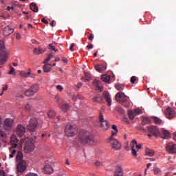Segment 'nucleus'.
<instances>
[{
    "instance_id": "obj_23",
    "label": "nucleus",
    "mask_w": 176,
    "mask_h": 176,
    "mask_svg": "<svg viewBox=\"0 0 176 176\" xmlns=\"http://www.w3.org/2000/svg\"><path fill=\"white\" fill-rule=\"evenodd\" d=\"M95 69H96L98 72H104V71L107 69V67L104 65H95Z\"/></svg>"
},
{
    "instance_id": "obj_13",
    "label": "nucleus",
    "mask_w": 176,
    "mask_h": 176,
    "mask_svg": "<svg viewBox=\"0 0 176 176\" xmlns=\"http://www.w3.org/2000/svg\"><path fill=\"white\" fill-rule=\"evenodd\" d=\"M27 169V164L25 163V161H21L18 162L16 166V170L18 173H24L25 170Z\"/></svg>"
},
{
    "instance_id": "obj_38",
    "label": "nucleus",
    "mask_w": 176,
    "mask_h": 176,
    "mask_svg": "<svg viewBox=\"0 0 176 176\" xmlns=\"http://www.w3.org/2000/svg\"><path fill=\"white\" fill-rule=\"evenodd\" d=\"M153 119L154 123H155V124H162V120H160V118H159L157 117H153Z\"/></svg>"
},
{
    "instance_id": "obj_62",
    "label": "nucleus",
    "mask_w": 176,
    "mask_h": 176,
    "mask_svg": "<svg viewBox=\"0 0 176 176\" xmlns=\"http://www.w3.org/2000/svg\"><path fill=\"white\" fill-rule=\"evenodd\" d=\"M0 176H5V170H0Z\"/></svg>"
},
{
    "instance_id": "obj_32",
    "label": "nucleus",
    "mask_w": 176,
    "mask_h": 176,
    "mask_svg": "<svg viewBox=\"0 0 176 176\" xmlns=\"http://www.w3.org/2000/svg\"><path fill=\"white\" fill-rule=\"evenodd\" d=\"M60 107L63 111H68L69 109V104L67 103H62L60 104Z\"/></svg>"
},
{
    "instance_id": "obj_22",
    "label": "nucleus",
    "mask_w": 176,
    "mask_h": 176,
    "mask_svg": "<svg viewBox=\"0 0 176 176\" xmlns=\"http://www.w3.org/2000/svg\"><path fill=\"white\" fill-rule=\"evenodd\" d=\"M44 173L45 174H52V173H53V167L49 164H45L44 166Z\"/></svg>"
},
{
    "instance_id": "obj_31",
    "label": "nucleus",
    "mask_w": 176,
    "mask_h": 176,
    "mask_svg": "<svg viewBox=\"0 0 176 176\" xmlns=\"http://www.w3.org/2000/svg\"><path fill=\"white\" fill-rule=\"evenodd\" d=\"M151 123V120L148 117H142V124L145 125V124H149Z\"/></svg>"
},
{
    "instance_id": "obj_1",
    "label": "nucleus",
    "mask_w": 176,
    "mask_h": 176,
    "mask_svg": "<svg viewBox=\"0 0 176 176\" xmlns=\"http://www.w3.org/2000/svg\"><path fill=\"white\" fill-rule=\"evenodd\" d=\"M78 141L82 145L91 144V142H94V136L86 130H81L78 134Z\"/></svg>"
},
{
    "instance_id": "obj_4",
    "label": "nucleus",
    "mask_w": 176,
    "mask_h": 176,
    "mask_svg": "<svg viewBox=\"0 0 176 176\" xmlns=\"http://www.w3.org/2000/svg\"><path fill=\"white\" fill-rule=\"evenodd\" d=\"M38 126H39L38 120L35 118H32L30 120L29 124L27 125V130L31 133H34V131H36Z\"/></svg>"
},
{
    "instance_id": "obj_7",
    "label": "nucleus",
    "mask_w": 176,
    "mask_h": 176,
    "mask_svg": "<svg viewBox=\"0 0 176 176\" xmlns=\"http://www.w3.org/2000/svg\"><path fill=\"white\" fill-rule=\"evenodd\" d=\"M98 119L102 130L103 131H107V130L109 129V124H108V121L104 120V115H102V113H99Z\"/></svg>"
},
{
    "instance_id": "obj_41",
    "label": "nucleus",
    "mask_w": 176,
    "mask_h": 176,
    "mask_svg": "<svg viewBox=\"0 0 176 176\" xmlns=\"http://www.w3.org/2000/svg\"><path fill=\"white\" fill-rule=\"evenodd\" d=\"M52 57H53V54H50L47 58L44 60V64H47L50 60H52Z\"/></svg>"
},
{
    "instance_id": "obj_64",
    "label": "nucleus",
    "mask_w": 176,
    "mask_h": 176,
    "mask_svg": "<svg viewBox=\"0 0 176 176\" xmlns=\"http://www.w3.org/2000/svg\"><path fill=\"white\" fill-rule=\"evenodd\" d=\"M77 98L80 99V96L79 95L73 96V100H77Z\"/></svg>"
},
{
    "instance_id": "obj_25",
    "label": "nucleus",
    "mask_w": 176,
    "mask_h": 176,
    "mask_svg": "<svg viewBox=\"0 0 176 176\" xmlns=\"http://www.w3.org/2000/svg\"><path fill=\"white\" fill-rule=\"evenodd\" d=\"M30 9L31 10L34 12V13H37V12H38L39 10V9L38 8V6H36V3H32L30 4Z\"/></svg>"
},
{
    "instance_id": "obj_27",
    "label": "nucleus",
    "mask_w": 176,
    "mask_h": 176,
    "mask_svg": "<svg viewBox=\"0 0 176 176\" xmlns=\"http://www.w3.org/2000/svg\"><path fill=\"white\" fill-rule=\"evenodd\" d=\"M111 129H113V131H111V135L110 137H115V135H118V126L113 124L112 125Z\"/></svg>"
},
{
    "instance_id": "obj_58",
    "label": "nucleus",
    "mask_w": 176,
    "mask_h": 176,
    "mask_svg": "<svg viewBox=\"0 0 176 176\" xmlns=\"http://www.w3.org/2000/svg\"><path fill=\"white\" fill-rule=\"evenodd\" d=\"M62 60L63 61V63H65V64H67V63H68V60L64 57V56H62Z\"/></svg>"
},
{
    "instance_id": "obj_17",
    "label": "nucleus",
    "mask_w": 176,
    "mask_h": 176,
    "mask_svg": "<svg viewBox=\"0 0 176 176\" xmlns=\"http://www.w3.org/2000/svg\"><path fill=\"white\" fill-rule=\"evenodd\" d=\"M165 116L167 119H174L176 116V112L175 111H165Z\"/></svg>"
},
{
    "instance_id": "obj_14",
    "label": "nucleus",
    "mask_w": 176,
    "mask_h": 176,
    "mask_svg": "<svg viewBox=\"0 0 176 176\" xmlns=\"http://www.w3.org/2000/svg\"><path fill=\"white\" fill-rule=\"evenodd\" d=\"M166 151L169 153H176V144L173 143H168L166 144Z\"/></svg>"
},
{
    "instance_id": "obj_47",
    "label": "nucleus",
    "mask_w": 176,
    "mask_h": 176,
    "mask_svg": "<svg viewBox=\"0 0 176 176\" xmlns=\"http://www.w3.org/2000/svg\"><path fill=\"white\" fill-rule=\"evenodd\" d=\"M16 152L17 151L13 150L11 154L10 155V159H12V157H14V155H16Z\"/></svg>"
},
{
    "instance_id": "obj_28",
    "label": "nucleus",
    "mask_w": 176,
    "mask_h": 176,
    "mask_svg": "<svg viewBox=\"0 0 176 176\" xmlns=\"http://www.w3.org/2000/svg\"><path fill=\"white\" fill-rule=\"evenodd\" d=\"M16 159V161L19 162H24V160H23V153H21V151H19L17 153Z\"/></svg>"
},
{
    "instance_id": "obj_53",
    "label": "nucleus",
    "mask_w": 176,
    "mask_h": 176,
    "mask_svg": "<svg viewBox=\"0 0 176 176\" xmlns=\"http://www.w3.org/2000/svg\"><path fill=\"white\" fill-rule=\"evenodd\" d=\"M74 47H75V43H72L71 45H70V47H69V50L71 52H74Z\"/></svg>"
},
{
    "instance_id": "obj_30",
    "label": "nucleus",
    "mask_w": 176,
    "mask_h": 176,
    "mask_svg": "<svg viewBox=\"0 0 176 176\" xmlns=\"http://www.w3.org/2000/svg\"><path fill=\"white\" fill-rule=\"evenodd\" d=\"M146 155L150 157L155 156V151L146 148Z\"/></svg>"
},
{
    "instance_id": "obj_15",
    "label": "nucleus",
    "mask_w": 176,
    "mask_h": 176,
    "mask_svg": "<svg viewBox=\"0 0 176 176\" xmlns=\"http://www.w3.org/2000/svg\"><path fill=\"white\" fill-rule=\"evenodd\" d=\"M140 113H142V111H129L127 113L128 117L131 120H133L134 118H135L137 115H140Z\"/></svg>"
},
{
    "instance_id": "obj_61",
    "label": "nucleus",
    "mask_w": 176,
    "mask_h": 176,
    "mask_svg": "<svg viewBox=\"0 0 176 176\" xmlns=\"http://www.w3.org/2000/svg\"><path fill=\"white\" fill-rule=\"evenodd\" d=\"M42 23H44V24H49V22L47 21V20L45 19V18H43L41 19Z\"/></svg>"
},
{
    "instance_id": "obj_33",
    "label": "nucleus",
    "mask_w": 176,
    "mask_h": 176,
    "mask_svg": "<svg viewBox=\"0 0 176 176\" xmlns=\"http://www.w3.org/2000/svg\"><path fill=\"white\" fill-rule=\"evenodd\" d=\"M51 69H52V65H50V64L45 65L43 66L44 72H50Z\"/></svg>"
},
{
    "instance_id": "obj_52",
    "label": "nucleus",
    "mask_w": 176,
    "mask_h": 176,
    "mask_svg": "<svg viewBox=\"0 0 176 176\" xmlns=\"http://www.w3.org/2000/svg\"><path fill=\"white\" fill-rule=\"evenodd\" d=\"M94 164H95V166H97L98 167H99V166H101V162H98V161H94Z\"/></svg>"
},
{
    "instance_id": "obj_26",
    "label": "nucleus",
    "mask_w": 176,
    "mask_h": 176,
    "mask_svg": "<svg viewBox=\"0 0 176 176\" xmlns=\"http://www.w3.org/2000/svg\"><path fill=\"white\" fill-rule=\"evenodd\" d=\"M33 53L34 54H42V53H45V50L41 47H38V48H34Z\"/></svg>"
},
{
    "instance_id": "obj_51",
    "label": "nucleus",
    "mask_w": 176,
    "mask_h": 176,
    "mask_svg": "<svg viewBox=\"0 0 176 176\" xmlns=\"http://www.w3.org/2000/svg\"><path fill=\"white\" fill-rule=\"evenodd\" d=\"M56 89L57 90H59V91H63V90H64V88L61 85H57Z\"/></svg>"
},
{
    "instance_id": "obj_37",
    "label": "nucleus",
    "mask_w": 176,
    "mask_h": 176,
    "mask_svg": "<svg viewBox=\"0 0 176 176\" xmlns=\"http://www.w3.org/2000/svg\"><path fill=\"white\" fill-rule=\"evenodd\" d=\"M94 102H100V101H102V97L101 96H98L93 98Z\"/></svg>"
},
{
    "instance_id": "obj_56",
    "label": "nucleus",
    "mask_w": 176,
    "mask_h": 176,
    "mask_svg": "<svg viewBox=\"0 0 176 176\" xmlns=\"http://www.w3.org/2000/svg\"><path fill=\"white\" fill-rule=\"evenodd\" d=\"M176 175V173H173V174H171V173L170 172H168L165 174V176H173V175Z\"/></svg>"
},
{
    "instance_id": "obj_54",
    "label": "nucleus",
    "mask_w": 176,
    "mask_h": 176,
    "mask_svg": "<svg viewBox=\"0 0 176 176\" xmlns=\"http://www.w3.org/2000/svg\"><path fill=\"white\" fill-rule=\"evenodd\" d=\"M88 39L89 41H93L94 39V34H90L89 36H88Z\"/></svg>"
},
{
    "instance_id": "obj_10",
    "label": "nucleus",
    "mask_w": 176,
    "mask_h": 176,
    "mask_svg": "<svg viewBox=\"0 0 176 176\" xmlns=\"http://www.w3.org/2000/svg\"><path fill=\"white\" fill-rule=\"evenodd\" d=\"M34 149H35V144H34V142L30 141L25 143L24 147L25 153H30V152H34Z\"/></svg>"
},
{
    "instance_id": "obj_39",
    "label": "nucleus",
    "mask_w": 176,
    "mask_h": 176,
    "mask_svg": "<svg viewBox=\"0 0 176 176\" xmlns=\"http://www.w3.org/2000/svg\"><path fill=\"white\" fill-rule=\"evenodd\" d=\"M47 116L53 119L56 116V112L54 111H50L47 112Z\"/></svg>"
},
{
    "instance_id": "obj_36",
    "label": "nucleus",
    "mask_w": 176,
    "mask_h": 176,
    "mask_svg": "<svg viewBox=\"0 0 176 176\" xmlns=\"http://www.w3.org/2000/svg\"><path fill=\"white\" fill-rule=\"evenodd\" d=\"M83 79H85V80H87V82H89V80H91V77L90 76V74L85 73V78H82V80H83Z\"/></svg>"
},
{
    "instance_id": "obj_50",
    "label": "nucleus",
    "mask_w": 176,
    "mask_h": 176,
    "mask_svg": "<svg viewBox=\"0 0 176 176\" xmlns=\"http://www.w3.org/2000/svg\"><path fill=\"white\" fill-rule=\"evenodd\" d=\"M25 109L26 111H31V104H27L25 106Z\"/></svg>"
},
{
    "instance_id": "obj_59",
    "label": "nucleus",
    "mask_w": 176,
    "mask_h": 176,
    "mask_svg": "<svg viewBox=\"0 0 176 176\" xmlns=\"http://www.w3.org/2000/svg\"><path fill=\"white\" fill-rule=\"evenodd\" d=\"M123 122H124V123H127V124H129V123H130V122H129V119H127V118L124 117L123 118Z\"/></svg>"
},
{
    "instance_id": "obj_24",
    "label": "nucleus",
    "mask_w": 176,
    "mask_h": 176,
    "mask_svg": "<svg viewBox=\"0 0 176 176\" xmlns=\"http://www.w3.org/2000/svg\"><path fill=\"white\" fill-rule=\"evenodd\" d=\"M10 142L12 145H13L14 148H16V146H17L16 142H19V140H17V137H16V135H12L10 138Z\"/></svg>"
},
{
    "instance_id": "obj_40",
    "label": "nucleus",
    "mask_w": 176,
    "mask_h": 176,
    "mask_svg": "<svg viewBox=\"0 0 176 176\" xmlns=\"http://www.w3.org/2000/svg\"><path fill=\"white\" fill-rule=\"evenodd\" d=\"M116 89H117V90H119L120 91L124 89V85L122 84H118L116 85Z\"/></svg>"
},
{
    "instance_id": "obj_35",
    "label": "nucleus",
    "mask_w": 176,
    "mask_h": 176,
    "mask_svg": "<svg viewBox=\"0 0 176 176\" xmlns=\"http://www.w3.org/2000/svg\"><path fill=\"white\" fill-rule=\"evenodd\" d=\"M94 86H96V87L98 89V90L102 91V87L100 86V81H94Z\"/></svg>"
},
{
    "instance_id": "obj_19",
    "label": "nucleus",
    "mask_w": 176,
    "mask_h": 176,
    "mask_svg": "<svg viewBox=\"0 0 176 176\" xmlns=\"http://www.w3.org/2000/svg\"><path fill=\"white\" fill-rule=\"evenodd\" d=\"M160 138H163L164 140H167L168 138H171V135L168 131L162 130L160 134Z\"/></svg>"
},
{
    "instance_id": "obj_16",
    "label": "nucleus",
    "mask_w": 176,
    "mask_h": 176,
    "mask_svg": "<svg viewBox=\"0 0 176 176\" xmlns=\"http://www.w3.org/2000/svg\"><path fill=\"white\" fill-rule=\"evenodd\" d=\"M103 97L109 107H111V104H112V99L111 98V95H109V93L107 91H104L103 92Z\"/></svg>"
},
{
    "instance_id": "obj_55",
    "label": "nucleus",
    "mask_w": 176,
    "mask_h": 176,
    "mask_svg": "<svg viewBox=\"0 0 176 176\" xmlns=\"http://www.w3.org/2000/svg\"><path fill=\"white\" fill-rule=\"evenodd\" d=\"M82 86H83V84L81 82H79L77 84L76 87L79 90V89H80V87H82Z\"/></svg>"
},
{
    "instance_id": "obj_5",
    "label": "nucleus",
    "mask_w": 176,
    "mask_h": 176,
    "mask_svg": "<svg viewBox=\"0 0 176 176\" xmlns=\"http://www.w3.org/2000/svg\"><path fill=\"white\" fill-rule=\"evenodd\" d=\"M39 91V85L34 84L32 85L30 89H26L24 92L25 96L26 97H32L36 93H38Z\"/></svg>"
},
{
    "instance_id": "obj_63",
    "label": "nucleus",
    "mask_w": 176,
    "mask_h": 176,
    "mask_svg": "<svg viewBox=\"0 0 176 176\" xmlns=\"http://www.w3.org/2000/svg\"><path fill=\"white\" fill-rule=\"evenodd\" d=\"M26 176H38V175L32 173H30L29 174L26 175Z\"/></svg>"
},
{
    "instance_id": "obj_44",
    "label": "nucleus",
    "mask_w": 176,
    "mask_h": 176,
    "mask_svg": "<svg viewBox=\"0 0 176 176\" xmlns=\"http://www.w3.org/2000/svg\"><path fill=\"white\" fill-rule=\"evenodd\" d=\"M28 76H29V78H32L33 79L35 78V74H31V69H28Z\"/></svg>"
},
{
    "instance_id": "obj_2",
    "label": "nucleus",
    "mask_w": 176,
    "mask_h": 176,
    "mask_svg": "<svg viewBox=\"0 0 176 176\" xmlns=\"http://www.w3.org/2000/svg\"><path fill=\"white\" fill-rule=\"evenodd\" d=\"M0 65H2L8 60V54L5 51V44L3 41H0Z\"/></svg>"
},
{
    "instance_id": "obj_6",
    "label": "nucleus",
    "mask_w": 176,
    "mask_h": 176,
    "mask_svg": "<svg viewBox=\"0 0 176 176\" xmlns=\"http://www.w3.org/2000/svg\"><path fill=\"white\" fill-rule=\"evenodd\" d=\"M108 141L111 144V148L113 151H119V149H120V148H122V144H120V143L119 142V141H118V140H116L114 136H110L108 138Z\"/></svg>"
},
{
    "instance_id": "obj_43",
    "label": "nucleus",
    "mask_w": 176,
    "mask_h": 176,
    "mask_svg": "<svg viewBox=\"0 0 176 176\" xmlns=\"http://www.w3.org/2000/svg\"><path fill=\"white\" fill-rule=\"evenodd\" d=\"M48 49H49L50 50H53L54 52H58V50H56V47L54 46V45H52V44H50V45H48Z\"/></svg>"
},
{
    "instance_id": "obj_42",
    "label": "nucleus",
    "mask_w": 176,
    "mask_h": 176,
    "mask_svg": "<svg viewBox=\"0 0 176 176\" xmlns=\"http://www.w3.org/2000/svg\"><path fill=\"white\" fill-rule=\"evenodd\" d=\"M10 71L8 72L9 75H16V71L14 68L12 66L10 67Z\"/></svg>"
},
{
    "instance_id": "obj_21",
    "label": "nucleus",
    "mask_w": 176,
    "mask_h": 176,
    "mask_svg": "<svg viewBox=\"0 0 176 176\" xmlns=\"http://www.w3.org/2000/svg\"><path fill=\"white\" fill-rule=\"evenodd\" d=\"M114 176H123V169L122 166H117L114 173Z\"/></svg>"
},
{
    "instance_id": "obj_60",
    "label": "nucleus",
    "mask_w": 176,
    "mask_h": 176,
    "mask_svg": "<svg viewBox=\"0 0 176 176\" xmlns=\"http://www.w3.org/2000/svg\"><path fill=\"white\" fill-rule=\"evenodd\" d=\"M94 47V45H93V44H89L87 46V49H89V50L93 49Z\"/></svg>"
},
{
    "instance_id": "obj_12",
    "label": "nucleus",
    "mask_w": 176,
    "mask_h": 176,
    "mask_svg": "<svg viewBox=\"0 0 176 176\" xmlns=\"http://www.w3.org/2000/svg\"><path fill=\"white\" fill-rule=\"evenodd\" d=\"M15 133L18 137H23L25 134V127L21 124H18L15 129Z\"/></svg>"
},
{
    "instance_id": "obj_46",
    "label": "nucleus",
    "mask_w": 176,
    "mask_h": 176,
    "mask_svg": "<svg viewBox=\"0 0 176 176\" xmlns=\"http://www.w3.org/2000/svg\"><path fill=\"white\" fill-rule=\"evenodd\" d=\"M122 104L126 107V108H129L130 107V101L126 99Z\"/></svg>"
},
{
    "instance_id": "obj_57",
    "label": "nucleus",
    "mask_w": 176,
    "mask_h": 176,
    "mask_svg": "<svg viewBox=\"0 0 176 176\" xmlns=\"http://www.w3.org/2000/svg\"><path fill=\"white\" fill-rule=\"evenodd\" d=\"M55 100H56V102H58V101H60V96L56 95L55 96Z\"/></svg>"
},
{
    "instance_id": "obj_34",
    "label": "nucleus",
    "mask_w": 176,
    "mask_h": 176,
    "mask_svg": "<svg viewBox=\"0 0 176 176\" xmlns=\"http://www.w3.org/2000/svg\"><path fill=\"white\" fill-rule=\"evenodd\" d=\"M154 175H159L162 173V169L160 168L155 167L153 169Z\"/></svg>"
},
{
    "instance_id": "obj_18",
    "label": "nucleus",
    "mask_w": 176,
    "mask_h": 176,
    "mask_svg": "<svg viewBox=\"0 0 176 176\" xmlns=\"http://www.w3.org/2000/svg\"><path fill=\"white\" fill-rule=\"evenodd\" d=\"M13 28H10V26L8 25L3 28V34L5 36H8L10 35V34H13Z\"/></svg>"
},
{
    "instance_id": "obj_45",
    "label": "nucleus",
    "mask_w": 176,
    "mask_h": 176,
    "mask_svg": "<svg viewBox=\"0 0 176 176\" xmlns=\"http://www.w3.org/2000/svg\"><path fill=\"white\" fill-rule=\"evenodd\" d=\"M20 75L21 76H22V78H28V72H21Z\"/></svg>"
},
{
    "instance_id": "obj_9",
    "label": "nucleus",
    "mask_w": 176,
    "mask_h": 176,
    "mask_svg": "<svg viewBox=\"0 0 176 176\" xmlns=\"http://www.w3.org/2000/svg\"><path fill=\"white\" fill-rule=\"evenodd\" d=\"M131 153L133 156L136 157L137 156V151L135 150V147L138 149H141L142 148V144H138L137 140H133L131 142Z\"/></svg>"
},
{
    "instance_id": "obj_48",
    "label": "nucleus",
    "mask_w": 176,
    "mask_h": 176,
    "mask_svg": "<svg viewBox=\"0 0 176 176\" xmlns=\"http://www.w3.org/2000/svg\"><path fill=\"white\" fill-rule=\"evenodd\" d=\"M136 81H137V77L132 76L131 78V83L134 84V83H135Z\"/></svg>"
},
{
    "instance_id": "obj_11",
    "label": "nucleus",
    "mask_w": 176,
    "mask_h": 176,
    "mask_svg": "<svg viewBox=\"0 0 176 176\" xmlns=\"http://www.w3.org/2000/svg\"><path fill=\"white\" fill-rule=\"evenodd\" d=\"M116 100L120 104H122L127 100V96L123 92H118L116 95Z\"/></svg>"
},
{
    "instance_id": "obj_49",
    "label": "nucleus",
    "mask_w": 176,
    "mask_h": 176,
    "mask_svg": "<svg viewBox=\"0 0 176 176\" xmlns=\"http://www.w3.org/2000/svg\"><path fill=\"white\" fill-rule=\"evenodd\" d=\"M0 137L1 138H5L6 137V133L3 131H0Z\"/></svg>"
},
{
    "instance_id": "obj_8",
    "label": "nucleus",
    "mask_w": 176,
    "mask_h": 176,
    "mask_svg": "<svg viewBox=\"0 0 176 176\" xmlns=\"http://www.w3.org/2000/svg\"><path fill=\"white\" fill-rule=\"evenodd\" d=\"M14 123V120L12 118H6L3 121V128L6 131H10L12 129H13V124Z\"/></svg>"
},
{
    "instance_id": "obj_29",
    "label": "nucleus",
    "mask_w": 176,
    "mask_h": 176,
    "mask_svg": "<svg viewBox=\"0 0 176 176\" xmlns=\"http://www.w3.org/2000/svg\"><path fill=\"white\" fill-rule=\"evenodd\" d=\"M101 79L102 82H105L106 83H108V82L111 80V77L107 74H104V75H102Z\"/></svg>"
},
{
    "instance_id": "obj_20",
    "label": "nucleus",
    "mask_w": 176,
    "mask_h": 176,
    "mask_svg": "<svg viewBox=\"0 0 176 176\" xmlns=\"http://www.w3.org/2000/svg\"><path fill=\"white\" fill-rule=\"evenodd\" d=\"M148 133L152 134V135H157V134H159V129H157V128H156L155 126L148 127Z\"/></svg>"
},
{
    "instance_id": "obj_3",
    "label": "nucleus",
    "mask_w": 176,
    "mask_h": 176,
    "mask_svg": "<svg viewBox=\"0 0 176 176\" xmlns=\"http://www.w3.org/2000/svg\"><path fill=\"white\" fill-rule=\"evenodd\" d=\"M65 133L67 137H74L78 133V129L74 125L67 124L65 126Z\"/></svg>"
}]
</instances>
